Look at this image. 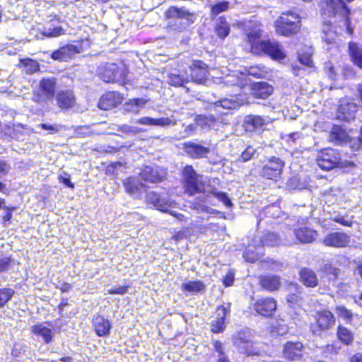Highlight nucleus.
Returning <instances> with one entry per match:
<instances>
[{
    "label": "nucleus",
    "instance_id": "53",
    "mask_svg": "<svg viewBox=\"0 0 362 362\" xmlns=\"http://www.w3.org/2000/svg\"><path fill=\"white\" fill-rule=\"evenodd\" d=\"M14 264V259L9 257H0V273L9 270Z\"/></svg>",
    "mask_w": 362,
    "mask_h": 362
},
{
    "label": "nucleus",
    "instance_id": "33",
    "mask_svg": "<svg viewBox=\"0 0 362 362\" xmlns=\"http://www.w3.org/2000/svg\"><path fill=\"white\" fill-rule=\"evenodd\" d=\"M339 9H342L346 13L349 11L344 0H330L329 1H326L325 6H322L324 13H327L329 16L334 15Z\"/></svg>",
    "mask_w": 362,
    "mask_h": 362
},
{
    "label": "nucleus",
    "instance_id": "26",
    "mask_svg": "<svg viewBox=\"0 0 362 362\" xmlns=\"http://www.w3.org/2000/svg\"><path fill=\"white\" fill-rule=\"evenodd\" d=\"M141 178L147 182L156 183L162 180L163 175L157 167L145 166L139 173Z\"/></svg>",
    "mask_w": 362,
    "mask_h": 362
},
{
    "label": "nucleus",
    "instance_id": "24",
    "mask_svg": "<svg viewBox=\"0 0 362 362\" xmlns=\"http://www.w3.org/2000/svg\"><path fill=\"white\" fill-rule=\"evenodd\" d=\"M93 325L98 336L107 337L110 334L111 323L103 316L95 315L93 319Z\"/></svg>",
    "mask_w": 362,
    "mask_h": 362
},
{
    "label": "nucleus",
    "instance_id": "15",
    "mask_svg": "<svg viewBox=\"0 0 362 362\" xmlns=\"http://www.w3.org/2000/svg\"><path fill=\"white\" fill-rule=\"evenodd\" d=\"M123 99V96L119 92H108L100 98L98 107L104 110H110L120 105Z\"/></svg>",
    "mask_w": 362,
    "mask_h": 362
},
{
    "label": "nucleus",
    "instance_id": "49",
    "mask_svg": "<svg viewBox=\"0 0 362 362\" xmlns=\"http://www.w3.org/2000/svg\"><path fill=\"white\" fill-rule=\"evenodd\" d=\"M263 212L267 216L272 218H279L282 214V211L281 210L280 207L276 204L266 206L264 208Z\"/></svg>",
    "mask_w": 362,
    "mask_h": 362
},
{
    "label": "nucleus",
    "instance_id": "52",
    "mask_svg": "<svg viewBox=\"0 0 362 362\" xmlns=\"http://www.w3.org/2000/svg\"><path fill=\"white\" fill-rule=\"evenodd\" d=\"M114 127H116L117 131L126 134H132L135 135L139 132V130L136 127L129 126L127 124H114Z\"/></svg>",
    "mask_w": 362,
    "mask_h": 362
},
{
    "label": "nucleus",
    "instance_id": "23",
    "mask_svg": "<svg viewBox=\"0 0 362 362\" xmlns=\"http://www.w3.org/2000/svg\"><path fill=\"white\" fill-rule=\"evenodd\" d=\"M259 284L262 288L268 291H274L281 286V278L277 275L266 274L259 277Z\"/></svg>",
    "mask_w": 362,
    "mask_h": 362
},
{
    "label": "nucleus",
    "instance_id": "28",
    "mask_svg": "<svg viewBox=\"0 0 362 362\" xmlns=\"http://www.w3.org/2000/svg\"><path fill=\"white\" fill-rule=\"evenodd\" d=\"M99 76L105 82H113L118 74V66L116 64L106 63L99 69Z\"/></svg>",
    "mask_w": 362,
    "mask_h": 362
},
{
    "label": "nucleus",
    "instance_id": "32",
    "mask_svg": "<svg viewBox=\"0 0 362 362\" xmlns=\"http://www.w3.org/2000/svg\"><path fill=\"white\" fill-rule=\"evenodd\" d=\"M192 14L190 13L185 8H177L172 6L169 8L165 12V17L167 18H179L186 19L188 21L187 25L192 23L193 20L191 19Z\"/></svg>",
    "mask_w": 362,
    "mask_h": 362
},
{
    "label": "nucleus",
    "instance_id": "36",
    "mask_svg": "<svg viewBox=\"0 0 362 362\" xmlns=\"http://www.w3.org/2000/svg\"><path fill=\"white\" fill-rule=\"evenodd\" d=\"M206 285L200 280L197 281H188L181 286V290L182 291H187L192 293H203L206 291Z\"/></svg>",
    "mask_w": 362,
    "mask_h": 362
},
{
    "label": "nucleus",
    "instance_id": "34",
    "mask_svg": "<svg viewBox=\"0 0 362 362\" xmlns=\"http://www.w3.org/2000/svg\"><path fill=\"white\" fill-rule=\"evenodd\" d=\"M222 118L219 115H216L214 112H211L209 115H199L196 117L195 121L197 125L202 127H210L216 122H220Z\"/></svg>",
    "mask_w": 362,
    "mask_h": 362
},
{
    "label": "nucleus",
    "instance_id": "50",
    "mask_svg": "<svg viewBox=\"0 0 362 362\" xmlns=\"http://www.w3.org/2000/svg\"><path fill=\"white\" fill-rule=\"evenodd\" d=\"M64 33L62 27H55L54 28H45L41 32V35L47 37H57Z\"/></svg>",
    "mask_w": 362,
    "mask_h": 362
},
{
    "label": "nucleus",
    "instance_id": "7",
    "mask_svg": "<svg viewBox=\"0 0 362 362\" xmlns=\"http://www.w3.org/2000/svg\"><path fill=\"white\" fill-rule=\"evenodd\" d=\"M182 175L184 179V187L189 194L194 195L195 194L200 193L204 190V185L199 181L198 175L192 166H186L182 170Z\"/></svg>",
    "mask_w": 362,
    "mask_h": 362
},
{
    "label": "nucleus",
    "instance_id": "41",
    "mask_svg": "<svg viewBox=\"0 0 362 362\" xmlns=\"http://www.w3.org/2000/svg\"><path fill=\"white\" fill-rule=\"evenodd\" d=\"M337 336L343 344L349 346L354 342V336L353 332L346 327L339 325L337 328Z\"/></svg>",
    "mask_w": 362,
    "mask_h": 362
},
{
    "label": "nucleus",
    "instance_id": "4",
    "mask_svg": "<svg viewBox=\"0 0 362 362\" xmlns=\"http://www.w3.org/2000/svg\"><path fill=\"white\" fill-rule=\"evenodd\" d=\"M233 345L238 349L239 352L250 355H257L259 349L253 341L252 336L247 331H240L233 337Z\"/></svg>",
    "mask_w": 362,
    "mask_h": 362
},
{
    "label": "nucleus",
    "instance_id": "8",
    "mask_svg": "<svg viewBox=\"0 0 362 362\" xmlns=\"http://www.w3.org/2000/svg\"><path fill=\"white\" fill-rule=\"evenodd\" d=\"M316 324H312L310 330L315 335L320 336L322 332L328 330L335 324V317L327 310L317 313L315 315Z\"/></svg>",
    "mask_w": 362,
    "mask_h": 362
},
{
    "label": "nucleus",
    "instance_id": "3",
    "mask_svg": "<svg viewBox=\"0 0 362 362\" xmlns=\"http://www.w3.org/2000/svg\"><path fill=\"white\" fill-rule=\"evenodd\" d=\"M300 17L293 11L282 13L275 22L276 31L279 35L288 37L300 30Z\"/></svg>",
    "mask_w": 362,
    "mask_h": 362
},
{
    "label": "nucleus",
    "instance_id": "1",
    "mask_svg": "<svg viewBox=\"0 0 362 362\" xmlns=\"http://www.w3.org/2000/svg\"><path fill=\"white\" fill-rule=\"evenodd\" d=\"M259 28L254 29L247 34L246 40L250 44L252 53L259 54L264 53L275 60L284 59L286 54L281 44L275 40H261Z\"/></svg>",
    "mask_w": 362,
    "mask_h": 362
},
{
    "label": "nucleus",
    "instance_id": "54",
    "mask_svg": "<svg viewBox=\"0 0 362 362\" xmlns=\"http://www.w3.org/2000/svg\"><path fill=\"white\" fill-rule=\"evenodd\" d=\"M256 150L252 146H247L241 153L239 160L243 162H247L255 157Z\"/></svg>",
    "mask_w": 362,
    "mask_h": 362
},
{
    "label": "nucleus",
    "instance_id": "25",
    "mask_svg": "<svg viewBox=\"0 0 362 362\" xmlns=\"http://www.w3.org/2000/svg\"><path fill=\"white\" fill-rule=\"evenodd\" d=\"M337 37V31L332 25L329 24H325L323 25L322 35V40L327 46H330L326 48L327 51H329L333 48L337 49L338 46L336 42Z\"/></svg>",
    "mask_w": 362,
    "mask_h": 362
},
{
    "label": "nucleus",
    "instance_id": "21",
    "mask_svg": "<svg viewBox=\"0 0 362 362\" xmlns=\"http://www.w3.org/2000/svg\"><path fill=\"white\" fill-rule=\"evenodd\" d=\"M303 344L300 342H287L283 351V356L290 361L299 360L303 355Z\"/></svg>",
    "mask_w": 362,
    "mask_h": 362
},
{
    "label": "nucleus",
    "instance_id": "46",
    "mask_svg": "<svg viewBox=\"0 0 362 362\" xmlns=\"http://www.w3.org/2000/svg\"><path fill=\"white\" fill-rule=\"evenodd\" d=\"M15 294V291L11 288H0V308L4 307Z\"/></svg>",
    "mask_w": 362,
    "mask_h": 362
},
{
    "label": "nucleus",
    "instance_id": "6",
    "mask_svg": "<svg viewBox=\"0 0 362 362\" xmlns=\"http://www.w3.org/2000/svg\"><path fill=\"white\" fill-rule=\"evenodd\" d=\"M57 80L54 77L42 78L39 89L34 93L33 100L42 103L52 99L56 90Z\"/></svg>",
    "mask_w": 362,
    "mask_h": 362
},
{
    "label": "nucleus",
    "instance_id": "48",
    "mask_svg": "<svg viewBox=\"0 0 362 362\" xmlns=\"http://www.w3.org/2000/svg\"><path fill=\"white\" fill-rule=\"evenodd\" d=\"M335 311L338 317L346 320L347 323L351 322L353 320V313L351 310L344 306H337Z\"/></svg>",
    "mask_w": 362,
    "mask_h": 362
},
{
    "label": "nucleus",
    "instance_id": "37",
    "mask_svg": "<svg viewBox=\"0 0 362 362\" xmlns=\"http://www.w3.org/2000/svg\"><path fill=\"white\" fill-rule=\"evenodd\" d=\"M146 102L143 98L130 99L123 105V111L125 112L139 113L144 107Z\"/></svg>",
    "mask_w": 362,
    "mask_h": 362
},
{
    "label": "nucleus",
    "instance_id": "60",
    "mask_svg": "<svg viewBox=\"0 0 362 362\" xmlns=\"http://www.w3.org/2000/svg\"><path fill=\"white\" fill-rule=\"evenodd\" d=\"M42 129L50 131L51 133H57L60 130V126L57 124H40L39 125Z\"/></svg>",
    "mask_w": 362,
    "mask_h": 362
},
{
    "label": "nucleus",
    "instance_id": "51",
    "mask_svg": "<svg viewBox=\"0 0 362 362\" xmlns=\"http://www.w3.org/2000/svg\"><path fill=\"white\" fill-rule=\"evenodd\" d=\"M193 209H194L198 213H206L210 215L221 214L219 211L199 203H194Z\"/></svg>",
    "mask_w": 362,
    "mask_h": 362
},
{
    "label": "nucleus",
    "instance_id": "12",
    "mask_svg": "<svg viewBox=\"0 0 362 362\" xmlns=\"http://www.w3.org/2000/svg\"><path fill=\"white\" fill-rule=\"evenodd\" d=\"M357 111L356 104L348 99H343L339 102L337 112V118L339 120L350 122L355 119V114Z\"/></svg>",
    "mask_w": 362,
    "mask_h": 362
},
{
    "label": "nucleus",
    "instance_id": "29",
    "mask_svg": "<svg viewBox=\"0 0 362 362\" xmlns=\"http://www.w3.org/2000/svg\"><path fill=\"white\" fill-rule=\"evenodd\" d=\"M300 281L306 287L314 288L318 284L315 272L309 268H303L299 272Z\"/></svg>",
    "mask_w": 362,
    "mask_h": 362
},
{
    "label": "nucleus",
    "instance_id": "19",
    "mask_svg": "<svg viewBox=\"0 0 362 362\" xmlns=\"http://www.w3.org/2000/svg\"><path fill=\"white\" fill-rule=\"evenodd\" d=\"M229 312V306L220 305L216 309V317L211 321V332L214 333L223 332L226 329L225 320Z\"/></svg>",
    "mask_w": 362,
    "mask_h": 362
},
{
    "label": "nucleus",
    "instance_id": "2",
    "mask_svg": "<svg viewBox=\"0 0 362 362\" xmlns=\"http://www.w3.org/2000/svg\"><path fill=\"white\" fill-rule=\"evenodd\" d=\"M146 202L161 211L169 213L179 220H182L184 218V215L169 209V208L173 207L175 203L171 199L166 192H156L151 191L147 192L146 194Z\"/></svg>",
    "mask_w": 362,
    "mask_h": 362
},
{
    "label": "nucleus",
    "instance_id": "43",
    "mask_svg": "<svg viewBox=\"0 0 362 362\" xmlns=\"http://www.w3.org/2000/svg\"><path fill=\"white\" fill-rule=\"evenodd\" d=\"M21 65L24 68V71L28 74H33L40 71L39 63L33 59L25 58L20 60Z\"/></svg>",
    "mask_w": 362,
    "mask_h": 362
},
{
    "label": "nucleus",
    "instance_id": "14",
    "mask_svg": "<svg viewBox=\"0 0 362 362\" xmlns=\"http://www.w3.org/2000/svg\"><path fill=\"white\" fill-rule=\"evenodd\" d=\"M252 307L255 312L262 316H272L276 308V302L272 298H264L257 300Z\"/></svg>",
    "mask_w": 362,
    "mask_h": 362
},
{
    "label": "nucleus",
    "instance_id": "27",
    "mask_svg": "<svg viewBox=\"0 0 362 362\" xmlns=\"http://www.w3.org/2000/svg\"><path fill=\"white\" fill-rule=\"evenodd\" d=\"M294 234L297 240L302 243H313L317 236V232L308 227H299L294 230Z\"/></svg>",
    "mask_w": 362,
    "mask_h": 362
},
{
    "label": "nucleus",
    "instance_id": "62",
    "mask_svg": "<svg viewBox=\"0 0 362 362\" xmlns=\"http://www.w3.org/2000/svg\"><path fill=\"white\" fill-rule=\"evenodd\" d=\"M287 301L291 304H294L300 300L301 297L298 293H291L287 296Z\"/></svg>",
    "mask_w": 362,
    "mask_h": 362
},
{
    "label": "nucleus",
    "instance_id": "35",
    "mask_svg": "<svg viewBox=\"0 0 362 362\" xmlns=\"http://www.w3.org/2000/svg\"><path fill=\"white\" fill-rule=\"evenodd\" d=\"M33 133H34L33 129L28 126L16 124L13 125L11 136L17 141H24L26 139V136Z\"/></svg>",
    "mask_w": 362,
    "mask_h": 362
},
{
    "label": "nucleus",
    "instance_id": "47",
    "mask_svg": "<svg viewBox=\"0 0 362 362\" xmlns=\"http://www.w3.org/2000/svg\"><path fill=\"white\" fill-rule=\"evenodd\" d=\"M230 3L227 1L216 2L211 6V14L213 16H218L219 13L226 11L229 8Z\"/></svg>",
    "mask_w": 362,
    "mask_h": 362
},
{
    "label": "nucleus",
    "instance_id": "11",
    "mask_svg": "<svg viewBox=\"0 0 362 362\" xmlns=\"http://www.w3.org/2000/svg\"><path fill=\"white\" fill-rule=\"evenodd\" d=\"M279 238L276 234L274 233H267L263 235L261 238L262 246L259 245L256 247L255 254H253L252 250L249 247L244 254V257L247 262H254L258 259L259 255H262V247L264 246H274L278 244Z\"/></svg>",
    "mask_w": 362,
    "mask_h": 362
},
{
    "label": "nucleus",
    "instance_id": "40",
    "mask_svg": "<svg viewBox=\"0 0 362 362\" xmlns=\"http://www.w3.org/2000/svg\"><path fill=\"white\" fill-rule=\"evenodd\" d=\"M124 186L128 194H134L139 192L144 185L136 177H129L124 181Z\"/></svg>",
    "mask_w": 362,
    "mask_h": 362
},
{
    "label": "nucleus",
    "instance_id": "20",
    "mask_svg": "<svg viewBox=\"0 0 362 362\" xmlns=\"http://www.w3.org/2000/svg\"><path fill=\"white\" fill-rule=\"evenodd\" d=\"M208 66L202 61H194L191 69V78L197 83H204L208 74Z\"/></svg>",
    "mask_w": 362,
    "mask_h": 362
},
{
    "label": "nucleus",
    "instance_id": "56",
    "mask_svg": "<svg viewBox=\"0 0 362 362\" xmlns=\"http://www.w3.org/2000/svg\"><path fill=\"white\" fill-rule=\"evenodd\" d=\"M211 193L216 198L222 202L226 206L229 207L232 206V202L226 192L212 191Z\"/></svg>",
    "mask_w": 362,
    "mask_h": 362
},
{
    "label": "nucleus",
    "instance_id": "45",
    "mask_svg": "<svg viewBox=\"0 0 362 362\" xmlns=\"http://www.w3.org/2000/svg\"><path fill=\"white\" fill-rule=\"evenodd\" d=\"M307 187V183L301 181L300 178L298 176L290 177L286 182V188L289 190L303 189Z\"/></svg>",
    "mask_w": 362,
    "mask_h": 362
},
{
    "label": "nucleus",
    "instance_id": "22",
    "mask_svg": "<svg viewBox=\"0 0 362 362\" xmlns=\"http://www.w3.org/2000/svg\"><path fill=\"white\" fill-rule=\"evenodd\" d=\"M274 92V88L267 82H256L252 85L251 94L255 98L266 99Z\"/></svg>",
    "mask_w": 362,
    "mask_h": 362
},
{
    "label": "nucleus",
    "instance_id": "55",
    "mask_svg": "<svg viewBox=\"0 0 362 362\" xmlns=\"http://www.w3.org/2000/svg\"><path fill=\"white\" fill-rule=\"evenodd\" d=\"M176 121L170 117H161L158 119L153 118V125L160 127H168L170 125H175Z\"/></svg>",
    "mask_w": 362,
    "mask_h": 362
},
{
    "label": "nucleus",
    "instance_id": "42",
    "mask_svg": "<svg viewBox=\"0 0 362 362\" xmlns=\"http://www.w3.org/2000/svg\"><path fill=\"white\" fill-rule=\"evenodd\" d=\"M187 81V77L185 74L178 73L176 71L170 73L168 76V83L171 86H182Z\"/></svg>",
    "mask_w": 362,
    "mask_h": 362
},
{
    "label": "nucleus",
    "instance_id": "18",
    "mask_svg": "<svg viewBox=\"0 0 362 362\" xmlns=\"http://www.w3.org/2000/svg\"><path fill=\"white\" fill-rule=\"evenodd\" d=\"M57 105L62 110H66L74 107L76 97L72 90H61L56 95Z\"/></svg>",
    "mask_w": 362,
    "mask_h": 362
},
{
    "label": "nucleus",
    "instance_id": "39",
    "mask_svg": "<svg viewBox=\"0 0 362 362\" xmlns=\"http://www.w3.org/2000/svg\"><path fill=\"white\" fill-rule=\"evenodd\" d=\"M33 333L40 336L44 342L49 344L52 340L53 333L50 328L46 327L42 324L35 325L31 327Z\"/></svg>",
    "mask_w": 362,
    "mask_h": 362
},
{
    "label": "nucleus",
    "instance_id": "61",
    "mask_svg": "<svg viewBox=\"0 0 362 362\" xmlns=\"http://www.w3.org/2000/svg\"><path fill=\"white\" fill-rule=\"evenodd\" d=\"M298 59L301 64L310 66L313 63L311 56L310 54H299Z\"/></svg>",
    "mask_w": 362,
    "mask_h": 362
},
{
    "label": "nucleus",
    "instance_id": "44",
    "mask_svg": "<svg viewBox=\"0 0 362 362\" xmlns=\"http://www.w3.org/2000/svg\"><path fill=\"white\" fill-rule=\"evenodd\" d=\"M216 33L221 38H225L230 33V26L226 18L220 17L216 25Z\"/></svg>",
    "mask_w": 362,
    "mask_h": 362
},
{
    "label": "nucleus",
    "instance_id": "9",
    "mask_svg": "<svg viewBox=\"0 0 362 362\" xmlns=\"http://www.w3.org/2000/svg\"><path fill=\"white\" fill-rule=\"evenodd\" d=\"M285 162L278 157H272L264 164L261 170L260 175L264 178L277 180L280 177Z\"/></svg>",
    "mask_w": 362,
    "mask_h": 362
},
{
    "label": "nucleus",
    "instance_id": "59",
    "mask_svg": "<svg viewBox=\"0 0 362 362\" xmlns=\"http://www.w3.org/2000/svg\"><path fill=\"white\" fill-rule=\"evenodd\" d=\"M334 222L338 223L344 226L350 227L352 225V221L342 216H336L332 219Z\"/></svg>",
    "mask_w": 362,
    "mask_h": 362
},
{
    "label": "nucleus",
    "instance_id": "31",
    "mask_svg": "<svg viewBox=\"0 0 362 362\" xmlns=\"http://www.w3.org/2000/svg\"><path fill=\"white\" fill-rule=\"evenodd\" d=\"M265 124V119L258 115H247L244 119L243 127L247 132H252Z\"/></svg>",
    "mask_w": 362,
    "mask_h": 362
},
{
    "label": "nucleus",
    "instance_id": "5",
    "mask_svg": "<svg viewBox=\"0 0 362 362\" xmlns=\"http://www.w3.org/2000/svg\"><path fill=\"white\" fill-rule=\"evenodd\" d=\"M316 162L317 165L325 170L343 166L341 154L332 148L322 150L317 155Z\"/></svg>",
    "mask_w": 362,
    "mask_h": 362
},
{
    "label": "nucleus",
    "instance_id": "63",
    "mask_svg": "<svg viewBox=\"0 0 362 362\" xmlns=\"http://www.w3.org/2000/svg\"><path fill=\"white\" fill-rule=\"evenodd\" d=\"M59 180L62 183L64 184L68 187L72 189L74 187V185L71 182L70 177L67 174H65L64 176H60Z\"/></svg>",
    "mask_w": 362,
    "mask_h": 362
},
{
    "label": "nucleus",
    "instance_id": "64",
    "mask_svg": "<svg viewBox=\"0 0 362 362\" xmlns=\"http://www.w3.org/2000/svg\"><path fill=\"white\" fill-rule=\"evenodd\" d=\"M213 346L215 351L218 353V355L225 354L223 344L221 341H215L213 343Z\"/></svg>",
    "mask_w": 362,
    "mask_h": 362
},
{
    "label": "nucleus",
    "instance_id": "38",
    "mask_svg": "<svg viewBox=\"0 0 362 362\" xmlns=\"http://www.w3.org/2000/svg\"><path fill=\"white\" fill-rule=\"evenodd\" d=\"M329 140L335 144H341L346 143L349 139V136L345 130L339 126H334L329 134Z\"/></svg>",
    "mask_w": 362,
    "mask_h": 362
},
{
    "label": "nucleus",
    "instance_id": "17",
    "mask_svg": "<svg viewBox=\"0 0 362 362\" xmlns=\"http://www.w3.org/2000/svg\"><path fill=\"white\" fill-rule=\"evenodd\" d=\"M186 153L192 158L199 159L206 157L210 152L208 146H204L200 143L189 141L184 144Z\"/></svg>",
    "mask_w": 362,
    "mask_h": 362
},
{
    "label": "nucleus",
    "instance_id": "13",
    "mask_svg": "<svg viewBox=\"0 0 362 362\" xmlns=\"http://www.w3.org/2000/svg\"><path fill=\"white\" fill-rule=\"evenodd\" d=\"M322 243L328 247H344L349 244L350 236L345 233L332 232L324 238Z\"/></svg>",
    "mask_w": 362,
    "mask_h": 362
},
{
    "label": "nucleus",
    "instance_id": "30",
    "mask_svg": "<svg viewBox=\"0 0 362 362\" xmlns=\"http://www.w3.org/2000/svg\"><path fill=\"white\" fill-rule=\"evenodd\" d=\"M349 55L352 63L362 70V45L351 42L349 43Z\"/></svg>",
    "mask_w": 362,
    "mask_h": 362
},
{
    "label": "nucleus",
    "instance_id": "57",
    "mask_svg": "<svg viewBox=\"0 0 362 362\" xmlns=\"http://www.w3.org/2000/svg\"><path fill=\"white\" fill-rule=\"evenodd\" d=\"M11 169V165L4 160H0V178L7 175Z\"/></svg>",
    "mask_w": 362,
    "mask_h": 362
},
{
    "label": "nucleus",
    "instance_id": "16",
    "mask_svg": "<svg viewBox=\"0 0 362 362\" xmlns=\"http://www.w3.org/2000/svg\"><path fill=\"white\" fill-rule=\"evenodd\" d=\"M78 53H80V48L78 47L69 44L53 52L51 57L54 60L67 62Z\"/></svg>",
    "mask_w": 362,
    "mask_h": 362
},
{
    "label": "nucleus",
    "instance_id": "58",
    "mask_svg": "<svg viewBox=\"0 0 362 362\" xmlns=\"http://www.w3.org/2000/svg\"><path fill=\"white\" fill-rule=\"evenodd\" d=\"M235 279V272L233 270L230 269L226 275L223 279V284L226 286H230L233 285Z\"/></svg>",
    "mask_w": 362,
    "mask_h": 362
},
{
    "label": "nucleus",
    "instance_id": "10",
    "mask_svg": "<svg viewBox=\"0 0 362 362\" xmlns=\"http://www.w3.org/2000/svg\"><path fill=\"white\" fill-rule=\"evenodd\" d=\"M240 98L241 95H235L230 96V98H222L211 104L209 107V110L211 112H214L216 115H219V116L221 117L222 115H224V113L221 111V109H235L244 104V100Z\"/></svg>",
    "mask_w": 362,
    "mask_h": 362
}]
</instances>
